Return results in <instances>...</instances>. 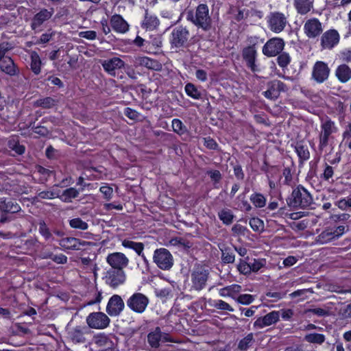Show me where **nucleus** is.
Wrapping results in <instances>:
<instances>
[{"label": "nucleus", "mask_w": 351, "mask_h": 351, "mask_svg": "<svg viewBox=\"0 0 351 351\" xmlns=\"http://www.w3.org/2000/svg\"><path fill=\"white\" fill-rule=\"evenodd\" d=\"M186 19L204 31H208L211 28L212 20L206 4H199L195 12L188 11L186 12Z\"/></svg>", "instance_id": "f257e3e1"}, {"label": "nucleus", "mask_w": 351, "mask_h": 351, "mask_svg": "<svg viewBox=\"0 0 351 351\" xmlns=\"http://www.w3.org/2000/svg\"><path fill=\"white\" fill-rule=\"evenodd\" d=\"M287 203L289 206L295 208H306L313 203V198L304 187L298 186L292 191Z\"/></svg>", "instance_id": "f03ea898"}, {"label": "nucleus", "mask_w": 351, "mask_h": 351, "mask_svg": "<svg viewBox=\"0 0 351 351\" xmlns=\"http://www.w3.org/2000/svg\"><path fill=\"white\" fill-rule=\"evenodd\" d=\"M209 274L208 269L204 266L199 265L195 266L191 274V289L196 291L204 289L206 286Z\"/></svg>", "instance_id": "7ed1b4c3"}, {"label": "nucleus", "mask_w": 351, "mask_h": 351, "mask_svg": "<svg viewBox=\"0 0 351 351\" xmlns=\"http://www.w3.org/2000/svg\"><path fill=\"white\" fill-rule=\"evenodd\" d=\"M190 37L189 30L182 25L173 28L171 33L170 43L172 48L184 47Z\"/></svg>", "instance_id": "20e7f679"}, {"label": "nucleus", "mask_w": 351, "mask_h": 351, "mask_svg": "<svg viewBox=\"0 0 351 351\" xmlns=\"http://www.w3.org/2000/svg\"><path fill=\"white\" fill-rule=\"evenodd\" d=\"M153 261L162 270H169L173 265V256L165 248L156 249L154 252Z\"/></svg>", "instance_id": "39448f33"}, {"label": "nucleus", "mask_w": 351, "mask_h": 351, "mask_svg": "<svg viewBox=\"0 0 351 351\" xmlns=\"http://www.w3.org/2000/svg\"><path fill=\"white\" fill-rule=\"evenodd\" d=\"M267 21L269 29L276 34L282 32L288 23L287 17L280 12H271L267 17Z\"/></svg>", "instance_id": "423d86ee"}, {"label": "nucleus", "mask_w": 351, "mask_h": 351, "mask_svg": "<svg viewBox=\"0 0 351 351\" xmlns=\"http://www.w3.org/2000/svg\"><path fill=\"white\" fill-rule=\"evenodd\" d=\"M148 298L141 293H134L127 300V306L134 312L143 313L148 304Z\"/></svg>", "instance_id": "0eeeda50"}, {"label": "nucleus", "mask_w": 351, "mask_h": 351, "mask_svg": "<svg viewBox=\"0 0 351 351\" xmlns=\"http://www.w3.org/2000/svg\"><path fill=\"white\" fill-rule=\"evenodd\" d=\"M336 132L337 128L335 122L328 119L322 120L319 133V147L320 149H323L328 145L330 136Z\"/></svg>", "instance_id": "6e6552de"}, {"label": "nucleus", "mask_w": 351, "mask_h": 351, "mask_svg": "<svg viewBox=\"0 0 351 351\" xmlns=\"http://www.w3.org/2000/svg\"><path fill=\"white\" fill-rule=\"evenodd\" d=\"M323 29L322 23L314 17L307 19L303 27L304 33L309 39L318 38L323 32Z\"/></svg>", "instance_id": "1a4fd4ad"}, {"label": "nucleus", "mask_w": 351, "mask_h": 351, "mask_svg": "<svg viewBox=\"0 0 351 351\" xmlns=\"http://www.w3.org/2000/svg\"><path fill=\"white\" fill-rule=\"evenodd\" d=\"M86 323L91 328L104 329L109 325L110 319L102 312H95L87 316Z\"/></svg>", "instance_id": "9d476101"}, {"label": "nucleus", "mask_w": 351, "mask_h": 351, "mask_svg": "<svg viewBox=\"0 0 351 351\" xmlns=\"http://www.w3.org/2000/svg\"><path fill=\"white\" fill-rule=\"evenodd\" d=\"M330 72V69L326 62L317 61L313 66L312 79L317 83H323L328 79Z\"/></svg>", "instance_id": "9b49d317"}, {"label": "nucleus", "mask_w": 351, "mask_h": 351, "mask_svg": "<svg viewBox=\"0 0 351 351\" xmlns=\"http://www.w3.org/2000/svg\"><path fill=\"white\" fill-rule=\"evenodd\" d=\"M340 40V35L337 30L331 29L322 34L320 45L324 49L330 50L337 46Z\"/></svg>", "instance_id": "f8f14e48"}, {"label": "nucleus", "mask_w": 351, "mask_h": 351, "mask_svg": "<svg viewBox=\"0 0 351 351\" xmlns=\"http://www.w3.org/2000/svg\"><path fill=\"white\" fill-rule=\"evenodd\" d=\"M285 47L282 38H273L267 41L263 47V53L267 57H274L279 54Z\"/></svg>", "instance_id": "ddd939ff"}, {"label": "nucleus", "mask_w": 351, "mask_h": 351, "mask_svg": "<svg viewBox=\"0 0 351 351\" xmlns=\"http://www.w3.org/2000/svg\"><path fill=\"white\" fill-rule=\"evenodd\" d=\"M267 90L263 92V95L269 99L276 100L282 92L287 90V87L282 82L275 80L267 83Z\"/></svg>", "instance_id": "4468645a"}, {"label": "nucleus", "mask_w": 351, "mask_h": 351, "mask_svg": "<svg viewBox=\"0 0 351 351\" xmlns=\"http://www.w3.org/2000/svg\"><path fill=\"white\" fill-rule=\"evenodd\" d=\"M125 274L123 269H110L107 271L105 281L112 288H117L125 281Z\"/></svg>", "instance_id": "2eb2a0df"}, {"label": "nucleus", "mask_w": 351, "mask_h": 351, "mask_svg": "<svg viewBox=\"0 0 351 351\" xmlns=\"http://www.w3.org/2000/svg\"><path fill=\"white\" fill-rule=\"evenodd\" d=\"M106 262L111 269H123L128 265L129 259L123 253L113 252L107 256Z\"/></svg>", "instance_id": "dca6fc26"}, {"label": "nucleus", "mask_w": 351, "mask_h": 351, "mask_svg": "<svg viewBox=\"0 0 351 351\" xmlns=\"http://www.w3.org/2000/svg\"><path fill=\"white\" fill-rule=\"evenodd\" d=\"M125 304L119 295H113L109 300L107 306L106 312L110 316L119 315L124 309Z\"/></svg>", "instance_id": "f3484780"}, {"label": "nucleus", "mask_w": 351, "mask_h": 351, "mask_svg": "<svg viewBox=\"0 0 351 351\" xmlns=\"http://www.w3.org/2000/svg\"><path fill=\"white\" fill-rule=\"evenodd\" d=\"M89 330L86 326H77L69 328L68 337L74 343H82L86 341L85 335Z\"/></svg>", "instance_id": "a211bd4d"}, {"label": "nucleus", "mask_w": 351, "mask_h": 351, "mask_svg": "<svg viewBox=\"0 0 351 351\" xmlns=\"http://www.w3.org/2000/svg\"><path fill=\"white\" fill-rule=\"evenodd\" d=\"M59 245L64 250H80L90 245V243L74 237H65L59 240Z\"/></svg>", "instance_id": "6ab92c4d"}, {"label": "nucleus", "mask_w": 351, "mask_h": 351, "mask_svg": "<svg viewBox=\"0 0 351 351\" xmlns=\"http://www.w3.org/2000/svg\"><path fill=\"white\" fill-rule=\"evenodd\" d=\"M101 65L109 75L115 76L116 70L124 67L125 62L118 57H114L110 59L104 60L101 61Z\"/></svg>", "instance_id": "aec40b11"}, {"label": "nucleus", "mask_w": 351, "mask_h": 351, "mask_svg": "<svg viewBox=\"0 0 351 351\" xmlns=\"http://www.w3.org/2000/svg\"><path fill=\"white\" fill-rule=\"evenodd\" d=\"M134 63L135 66H145L149 69L160 71L162 64L158 60L149 58L146 56H136L134 58Z\"/></svg>", "instance_id": "412c9836"}, {"label": "nucleus", "mask_w": 351, "mask_h": 351, "mask_svg": "<svg viewBox=\"0 0 351 351\" xmlns=\"http://www.w3.org/2000/svg\"><path fill=\"white\" fill-rule=\"evenodd\" d=\"M279 312L272 311L264 317H258L254 323V326L257 328H263L276 323L279 319Z\"/></svg>", "instance_id": "4be33fe9"}, {"label": "nucleus", "mask_w": 351, "mask_h": 351, "mask_svg": "<svg viewBox=\"0 0 351 351\" xmlns=\"http://www.w3.org/2000/svg\"><path fill=\"white\" fill-rule=\"evenodd\" d=\"M242 56L247 63V66L253 71H257V66L255 64L256 50L254 46L245 47L242 51Z\"/></svg>", "instance_id": "5701e85b"}, {"label": "nucleus", "mask_w": 351, "mask_h": 351, "mask_svg": "<svg viewBox=\"0 0 351 351\" xmlns=\"http://www.w3.org/2000/svg\"><path fill=\"white\" fill-rule=\"evenodd\" d=\"M112 28L119 33H125L128 30V23L119 14L113 15L110 19Z\"/></svg>", "instance_id": "b1692460"}, {"label": "nucleus", "mask_w": 351, "mask_h": 351, "mask_svg": "<svg viewBox=\"0 0 351 351\" xmlns=\"http://www.w3.org/2000/svg\"><path fill=\"white\" fill-rule=\"evenodd\" d=\"M313 0H293V6L300 15L308 14L313 9Z\"/></svg>", "instance_id": "393cba45"}, {"label": "nucleus", "mask_w": 351, "mask_h": 351, "mask_svg": "<svg viewBox=\"0 0 351 351\" xmlns=\"http://www.w3.org/2000/svg\"><path fill=\"white\" fill-rule=\"evenodd\" d=\"M335 76L341 83H346L351 79V68L346 64H340L335 70Z\"/></svg>", "instance_id": "a878e982"}, {"label": "nucleus", "mask_w": 351, "mask_h": 351, "mask_svg": "<svg viewBox=\"0 0 351 351\" xmlns=\"http://www.w3.org/2000/svg\"><path fill=\"white\" fill-rule=\"evenodd\" d=\"M0 71L10 76L15 75L17 73V69L10 57L5 58L0 61Z\"/></svg>", "instance_id": "bb28decb"}, {"label": "nucleus", "mask_w": 351, "mask_h": 351, "mask_svg": "<svg viewBox=\"0 0 351 351\" xmlns=\"http://www.w3.org/2000/svg\"><path fill=\"white\" fill-rule=\"evenodd\" d=\"M21 210V206L16 202H6V198L0 197V210L3 213H16Z\"/></svg>", "instance_id": "cd10ccee"}, {"label": "nucleus", "mask_w": 351, "mask_h": 351, "mask_svg": "<svg viewBox=\"0 0 351 351\" xmlns=\"http://www.w3.org/2000/svg\"><path fill=\"white\" fill-rule=\"evenodd\" d=\"M51 16V13L49 12L47 10H43L38 13H37L32 22L31 27L32 29H36L38 27H40L43 22L50 19Z\"/></svg>", "instance_id": "c85d7f7f"}, {"label": "nucleus", "mask_w": 351, "mask_h": 351, "mask_svg": "<svg viewBox=\"0 0 351 351\" xmlns=\"http://www.w3.org/2000/svg\"><path fill=\"white\" fill-rule=\"evenodd\" d=\"M161 337V330L159 327H156L153 331L150 332L147 335V342L152 348H158Z\"/></svg>", "instance_id": "c756f323"}, {"label": "nucleus", "mask_w": 351, "mask_h": 351, "mask_svg": "<svg viewBox=\"0 0 351 351\" xmlns=\"http://www.w3.org/2000/svg\"><path fill=\"white\" fill-rule=\"evenodd\" d=\"M122 245L126 248L134 250L138 255L141 256L144 261H146V258L143 253L144 249V245L143 243L134 242L130 240L125 239L122 241Z\"/></svg>", "instance_id": "7c9ffc66"}, {"label": "nucleus", "mask_w": 351, "mask_h": 351, "mask_svg": "<svg viewBox=\"0 0 351 351\" xmlns=\"http://www.w3.org/2000/svg\"><path fill=\"white\" fill-rule=\"evenodd\" d=\"M80 191L75 188L71 187L65 189L61 195L59 194L58 198L63 202L70 203L73 199L78 197Z\"/></svg>", "instance_id": "2f4dec72"}, {"label": "nucleus", "mask_w": 351, "mask_h": 351, "mask_svg": "<svg viewBox=\"0 0 351 351\" xmlns=\"http://www.w3.org/2000/svg\"><path fill=\"white\" fill-rule=\"evenodd\" d=\"M241 291V287L239 285H232L226 287L219 290V295L222 297H231L236 299L234 296L235 293H238Z\"/></svg>", "instance_id": "473e14b6"}, {"label": "nucleus", "mask_w": 351, "mask_h": 351, "mask_svg": "<svg viewBox=\"0 0 351 351\" xmlns=\"http://www.w3.org/2000/svg\"><path fill=\"white\" fill-rule=\"evenodd\" d=\"M158 25L159 20L158 18L146 12L145 19L143 22V26L147 29L152 30L156 28Z\"/></svg>", "instance_id": "72a5a7b5"}, {"label": "nucleus", "mask_w": 351, "mask_h": 351, "mask_svg": "<svg viewBox=\"0 0 351 351\" xmlns=\"http://www.w3.org/2000/svg\"><path fill=\"white\" fill-rule=\"evenodd\" d=\"M57 101L51 97H47L37 99L34 102V107H41L43 108H51L56 105Z\"/></svg>", "instance_id": "f704fd0d"}, {"label": "nucleus", "mask_w": 351, "mask_h": 351, "mask_svg": "<svg viewBox=\"0 0 351 351\" xmlns=\"http://www.w3.org/2000/svg\"><path fill=\"white\" fill-rule=\"evenodd\" d=\"M304 339L310 343L321 345L325 341L326 337L322 334L313 332L306 335Z\"/></svg>", "instance_id": "c9c22d12"}, {"label": "nucleus", "mask_w": 351, "mask_h": 351, "mask_svg": "<svg viewBox=\"0 0 351 351\" xmlns=\"http://www.w3.org/2000/svg\"><path fill=\"white\" fill-rule=\"evenodd\" d=\"M41 60L38 54L36 51L31 53V69L38 75L40 72Z\"/></svg>", "instance_id": "e433bc0d"}, {"label": "nucleus", "mask_w": 351, "mask_h": 351, "mask_svg": "<svg viewBox=\"0 0 351 351\" xmlns=\"http://www.w3.org/2000/svg\"><path fill=\"white\" fill-rule=\"evenodd\" d=\"M186 95L195 99H199L202 98L200 91L192 83H188L185 85L184 88Z\"/></svg>", "instance_id": "4c0bfd02"}, {"label": "nucleus", "mask_w": 351, "mask_h": 351, "mask_svg": "<svg viewBox=\"0 0 351 351\" xmlns=\"http://www.w3.org/2000/svg\"><path fill=\"white\" fill-rule=\"evenodd\" d=\"M39 233L45 238L46 241H53V237L50 231L49 228L47 227L46 223L44 221H41L39 222Z\"/></svg>", "instance_id": "58836bf2"}, {"label": "nucleus", "mask_w": 351, "mask_h": 351, "mask_svg": "<svg viewBox=\"0 0 351 351\" xmlns=\"http://www.w3.org/2000/svg\"><path fill=\"white\" fill-rule=\"evenodd\" d=\"M295 151L299 158L302 160H307L310 157V153L306 145L298 143L295 146Z\"/></svg>", "instance_id": "ea45409f"}, {"label": "nucleus", "mask_w": 351, "mask_h": 351, "mask_svg": "<svg viewBox=\"0 0 351 351\" xmlns=\"http://www.w3.org/2000/svg\"><path fill=\"white\" fill-rule=\"evenodd\" d=\"M250 201L256 208H263L266 204V199L261 193H254L250 196Z\"/></svg>", "instance_id": "a19ab883"}, {"label": "nucleus", "mask_w": 351, "mask_h": 351, "mask_svg": "<svg viewBox=\"0 0 351 351\" xmlns=\"http://www.w3.org/2000/svg\"><path fill=\"white\" fill-rule=\"evenodd\" d=\"M171 126L173 132L179 135H182L187 131L186 127L178 119H174L172 120Z\"/></svg>", "instance_id": "79ce46f5"}, {"label": "nucleus", "mask_w": 351, "mask_h": 351, "mask_svg": "<svg viewBox=\"0 0 351 351\" xmlns=\"http://www.w3.org/2000/svg\"><path fill=\"white\" fill-rule=\"evenodd\" d=\"M335 239V238L332 232V230H326L318 235L317 241L319 243L324 244L327 243Z\"/></svg>", "instance_id": "37998d69"}, {"label": "nucleus", "mask_w": 351, "mask_h": 351, "mask_svg": "<svg viewBox=\"0 0 351 351\" xmlns=\"http://www.w3.org/2000/svg\"><path fill=\"white\" fill-rule=\"evenodd\" d=\"M254 342V336L252 333L248 334L246 337L242 339L238 345V348L241 350H246Z\"/></svg>", "instance_id": "c03bdc74"}, {"label": "nucleus", "mask_w": 351, "mask_h": 351, "mask_svg": "<svg viewBox=\"0 0 351 351\" xmlns=\"http://www.w3.org/2000/svg\"><path fill=\"white\" fill-rule=\"evenodd\" d=\"M69 225L72 228L86 230L88 228V225L80 218H74L69 221Z\"/></svg>", "instance_id": "a18cd8bd"}, {"label": "nucleus", "mask_w": 351, "mask_h": 351, "mask_svg": "<svg viewBox=\"0 0 351 351\" xmlns=\"http://www.w3.org/2000/svg\"><path fill=\"white\" fill-rule=\"evenodd\" d=\"M221 259L224 263H232L234 261L235 256L230 248L221 250Z\"/></svg>", "instance_id": "49530a36"}, {"label": "nucleus", "mask_w": 351, "mask_h": 351, "mask_svg": "<svg viewBox=\"0 0 351 351\" xmlns=\"http://www.w3.org/2000/svg\"><path fill=\"white\" fill-rule=\"evenodd\" d=\"M250 226L256 232H261L264 229L263 221L257 217H253L250 220Z\"/></svg>", "instance_id": "de8ad7c7"}, {"label": "nucleus", "mask_w": 351, "mask_h": 351, "mask_svg": "<svg viewBox=\"0 0 351 351\" xmlns=\"http://www.w3.org/2000/svg\"><path fill=\"white\" fill-rule=\"evenodd\" d=\"M96 343L99 346H103L104 348H110L112 346V342L109 340L108 337L106 335H99L96 338Z\"/></svg>", "instance_id": "09e8293b"}, {"label": "nucleus", "mask_w": 351, "mask_h": 351, "mask_svg": "<svg viewBox=\"0 0 351 351\" xmlns=\"http://www.w3.org/2000/svg\"><path fill=\"white\" fill-rule=\"evenodd\" d=\"M290 62L291 58L287 53H280L277 58V62L278 65L282 68L287 67Z\"/></svg>", "instance_id": "8fccbe9b"}, {"label": "nucleus", "mask_w": 351, "mask_h": 351, "mask_svg": "<svg viewBox=\"0 0 351 351\" xmlns=\"http://www.w3.org/2000/svg\"><path fill=\"white\" fill-rule=\"evenodd\" d=\"M219 219L226 224H230L233 219V215L230 210H221L219 213Z\"/></svg>", "instance_id": "3c124183"}, {"label": "nucleus", "mask_w": 351, "mask_h": 351, "mask_svg": "<svg viewBox=\"0 0 351 351\" xmlns=\"http://www.w3.org/2000/svg\"><path fill=\"white\" fill-rule=\"evenodd\" d=\"M38 197L41 199H51L53 198H58L59 193L52 191H44L38 193Z\"/></svg>", "instance_id": "603ef678"}, {"label": "nucleus", "mask_w": 351, "mask_h": 351, "mask_svg": "<svg viewBox=\"0 0 351 351\" xmlns=\"http://www.w3.org/2000/svg\"><path fill=\"white\" fill-rule=\"evenodd\" d=\"M235 300L238 303L247 305L251 304L254 301V297L250 294H242L240 295Z\"/></svg>", "instance_id": "864d4df0"}, {"label": "nucleus", "mask_w": 351, "mask_h": 351, "mask_svg": "<svg viewBox=\"0 0 351 351\" xmlns=\"http://www.w3.org/2000/svg\"><path fill=\"white\" fill-rule=\"evenodd\" d=\"M12 49L10 44L7 42H3L0 44V61L3 60L5 58H10L6 56L5 54Z\"/></svg>", "instance_id": "5fc2aeb1"}, {"label": "nucleus", "mask_w": 351, "mask_h": 351, "mask_svg": "<svg viewBox=\"0 0 351 351\" xmlns=\"http://www.w3.org/2000/svg\"><path fill=\"white\" fill-rule=\"evenodd\" d=\"M238 270L243 274H248L252 271V267L250 264L241 260L239 264L237 266Z\"/></svg>", "instance_id": "6e6d98bb"}, {"label": "nucleus", "mask_w": 351, "mask_h": 351, "mask_svg": "<svg viewBox=\"0 0 351 351\" xmlns=\"http://www.w3.org/2000/svg\"><path fill=\"white\" fill-rule=\"evenodd\" d=\"M214 306L220 310H225L230 312L234 311L233 308L229 304L221 300H217L215 303Z\"/></svg>", "instance_id": "4d7b16f0"}, {"label": "nucleus", "mask_w": 351, "mask_h": 351, "mask_svg": "<svg viewBox=\"0 0 351 351\" xmlns=\"http://www.w3.org/2000/svg\"><path fill=\"white\" fill-rule=\"evenodd\" d=\"M312 313L319 317L327 316L329 313L327 310L322 308H308L305 311V313Z\"/></svg>", "instance_id": "13d9d810"}, {"label": "nucleus", "mask_w": 351, "mask_h": 351, "mask_svg": "<svg viewBox=\"0 0 351 351\" xmlns=\"http://www.w3.org/2000/svg\"><path fill=\"white\" fill-rule=\"evenodd\" d=\"M339 56L342 62H351V49H346L341 51Z\"/></svg>", "instance_id": "bf43d9fd"}, {"label": "nucleus", "mask_w": 351, "mask_h": 351, "mask_svg": "<svg viewBox=\"0 0 351 351\" xmlns=\"http://www.w3.org/2000/svg\"><path fill=\"white\" fill-rule=\"evenodd\" d=\"M79 36L88 40H95L97 37V33L93 30H88L84 32H80L78 34Z\"/></svg>", "instance_id": "052dcab7"}, {"label": "nucleus", "mask_w": 351, "mask_h": 351, "mask_svg": "<svg viewBox=\"0 0 351 351\" xmlns=\"http://www.w3.org/2000/svg\"><path fill=\"white\" fill-rule=\"evenodd\" d=\"M124 114L130 119L136 120L139 117V113L130 108L124 110Z\"/></svg>", "instance_id": "680f3d73"}, {"label": "nucleus", "mask_w": 351, "mask_h": 351, "mask_svg": "<svg viewBox=\"0 0 351 351\" xmlns=\"http://www.w3.org/2000/svg\"><path fill=\"white\" fill-rule=\"evenodd\" d=\"M51 259L58 264H65L67 262V257L64 254L54 255L51 253Z\"/></svg>", "instance_id": "e2e57ef3"}, {"label": "nucleus", "mask_w": 351, "mask_h": 351, "mask_svg": "<svg viewBox=\"0 0 351 351\" xmlns=\"http://www.w3.org/2000/svg\"><path fill=\"white\" fill-rule=\"evenodd\" d=\"M337 206L341 210H346L351 207V198L342 199L338 201Z\"/></svg>", "instance_id": "0e129e2a"}, {"label": "nucleus", "mask_w": 351, "mask_h": 351, "mask_svg": "<svg viewBox=\"0 0 351 351\" xmlns=\"http://www.w3.org/2000/svg\"><path fill=\"white\" fill-rule=\"evenodd\" d=\"M155 292L157 297L166 298L169 295L171 290L169 288L158 289Z\"/></svg>", "instance_id": "69168bd1"}, {"label": "nucleus", "mask_w": 351, "mask_h": 351, "mask_svg": "<svg viewBox=\"0 0 351 351\" xmlns=\"http://www.w3.org/2000/svg\"><path fill=\"white\" fill-rule=\"evenodd\" d=\"M207 173L215 182H219L221 179V174L218 170L209 171Z\"/></svg>", "instance_id": "338daca9"}, {"label": "nucleus", "mask_w": 351, "mask_h": 351, "mask_svg": "<svg viewBox=\"0 0 351 351\" xmlns=\"http://www.w3.org/2000/svg\"><path fill=\"white\" fill-rule=\"evenodd\" d=\"M204 145L208 149H215L217 147V144L215 141L210 137L204 138Z\"/></svg>", "instance_id": "774afa93"}]
</instances>
